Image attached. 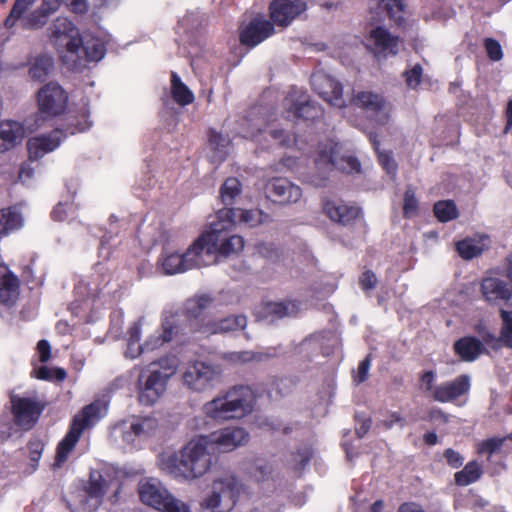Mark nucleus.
<instances>
[{
  "mask_svg": "<svg viewBox=\"0 0 512 512\" xmlns=\"http://www.w3.org/2000/svg\"><path fill=\"white\" fill-rule=\"evenodd\" d=\"M231 223V220L226 219L213 224L211 230L195 240L185 253L164 251L158 261L163 274L183 273L212 264L218 255L229 256L242 251L244 240L241 236L227 238L223 234Z\"/></svg>",
  "mask_w": 512,
  "mask_h": 512,
  "instance_id": "1",
  "label": "nucleus"
},
{
  "mask_svg": "<svg viewBox=\"0 0 512 512\" xmlns=\"http://www.w3.org/2000/svg\"><path fill=\"white\" fill-rule=\"evenodd\" d=\"M111 275L102 263L94 266L93 273L87 279H81L74 288L75 300L72 311L87 323L95 322L101 310L112 303L111 291H105L110 283Z\"/></svg>",
  "mask_w": 512,
  "mask_h": 512,
  "instance_id": "2",
  "label": "nucleus"
},
{
  "mask_svg": "<svg viewBox=\"0 0 512 512\" xmlns=\"http://www.w3.org/2000/svg\"><path fill=\"white\" fill-rule=\"evenodd\" d=\"M205 435L191 439L181 450L180 456L171 454L162 456L160 465L163 470L186 480H193L202 477L212 467L213 457Z\"/></svg>",
  "mask_w": 512,
  "mask_h": 512,
  "instance_id": "3",
  "label": "nucleus"
},
{
  "mask_svg": "<svg viewBox=\"0 0 512 512\" xmlns=\"http://www.w3.org/2000/svg\"><path fill=\"white\" fill-rule=\"evenodd\" d=\"M255 394L247 385H236L214 397L202 407L203 414L214 421H226L249 413L254 405Z\"/></svg>",
  "mask_w": 512,
  "mask_h": 512,
  "instance_id": "4",
  "label": "nucleus"
},
{
  "mask_svg": "<svg viewBox=\"0 0 512 512\" xmlns=\"http://www.w3.org/2000/svg\"><path fill=\"white\" fill-rule=\"evenodd\" d=\"M91 125L89 111L86 107L82 108L79 116L69 114L66 117L65 129L56 128L48 134H41L28 140L29 160L36 161L42 158L45 154L59 147L67 135L85 132L90 129Z\"/></svg>",
  "mask_w": 512,
  "mask_h": 512,
  "instance_id": "5",
  "label": "nucleus"
},
{
  "mask_svg": "<svg viewBox=\"0 0 512 512\" xmlns=\"http://www.w3.org/2000/svg\"><path fill=\"white\" fill-rule=\"evenodd\" d=\"M105 413V405L101 401H94L74 416L69 431L57 446L55 467H61L67 461L70 452L76 446L83 431L98 422Z\"/></svg>",
  "mask_w": 512,
  "mask_h": 512,
  "instance_id": "6",
  "label": "nucleus"
},
{
  "mask_svg": "<svg viewBox=\"0 0 512 512\" xmlns=\"http://www.w3.org/2000/svg\"><path fill=\"white\" fill-rule=\"evenodd\" d=\"M243 490L241 481L231 473L213 480L211 492L201 502V506L211 512H229L236 505Z\"/></svg>",
  "mask_w": 512,
  "mask_h": 512,
  "instance_id": "7",
  "label": "nucleus"
},
{
  "mask_svg": "<svg viewBox=\"0 0 512 512\" xmlns=\"http://www.w3.org/2000/svg\"><path fill=\"white\" fill-rule=\"evenodd\" d=\"M158 420L153 416H132L118 422L114 430L120 433L123 443L130 450H138L156 435Z\"/></svg>",
  "mask_w": 512,
  "mask_h": 512,
  "instance_id": "8",
  "label": "nucleus"
},
{
  "mask_svg": "<svg viewBox=\"0 0 512 512\" xmlns=\"http://www.w3.org/2000/svg\"><path fill=\"white\" fill-rule=\"evenodd\" d=\"M315 165L322 172L336 169L348 174L358 173L361 168L359 160L355 156L343 152L342 145L332 139L319 145Z\"/></svg>",
  "mask_w": 512,
  "mask_h": 512,
  "instance_id": "9",
  "label": "nucleus"
},
{
  "mask_svg": "<svg viewBox=\"0 0 512 512\" xmlns=\"http://www.w3.org/2000/svg\"><path fill=\"white\" fill-rule=\"evenodd\" d=\"M78 28L67 17L56 18L49 27V39L55 47L62 63L74 61L77 56Z\"/></svg>",
  "mask_w": 512,
  "mask_h": 512,
  "instance_id": "10",
  "label": "nucleus"
},
{
  "mask_svg": "<svg viewBox=\"0 0 512 512\" xmlns=\"http://www.w3.org/2000/svg\"><path fill=\"white\" fill-rule=\"evenodd\" d=\"M222 373V368L218 364L195 361L187 365L182 374V380L190 390L204 392L221 382Z\"/></svg>",
  "mask_w": 512,
  "mask_h": 512,
  "instance_id": "11",
  "label": "nucleus"
},
{
  "mask_svg": "<svg viewBox=\"0 0 512 512\" xmlns=\"http://www.w3.org/2000/svg\"><path fill=\"white\" fill-rule=\"evenodd\" d=\"M283 107L285 109L284 117L289 120L314 121L321 118L324 113L320 105L308 99L306 93L296 87H292L284 98Z\"/></svg>",
  "mask_w": 512,
  "mask_h": 512,
  "instance_id": "12",
  "label": "nucleus"
},
{
  "mask_svg": "<svg viewBox=\"0 0 512 512\" xmlns=\"http://www.w3.org/2000/svg\"><path fill=\"white\" fill-rule=\"evenodd\" d=\"M511 441L512 433L505 437H491L477 443V453L485 457L486 468L492 475L500 474L506 469L505 458L512 452V447L508 443Z\"/></svg>",
  "mask_w": 512,
  "mask_h": 512,
  "instance_id": "13",
  "label": "nucleus"
},
{
  "mask_svg": "<svg viewBox=\"0 0 512 512\" xmlns=\"http://www.w3.org/2000/svg\"><path fill=\"white\" fill-rule=\"evenodd\" d=\"M260 107H253L248 112L247 117L243 120L245 128L242 129L241 135L244 138L259 140L261 135H269L274 143L278 146L286 147L294 143L292 136L283 129H266L267 118L258 117Z\"/></svg>",
  "mask_w": 512,
  "mask_h": 512,
  "instance_id": "14",
  "label": "nucleus"
},
{
  "mask_svg": "<svg viewBox=\"0 0 512 512\" xmlns=\"http://www.w3.org/2000/svg\"><path fill=\"white\" fill-rule=\"evenodd\" d=\"M352 103L363 110L378 125H385L390 120L392 106L383 95L372 91H360L353 95Z\"/></svg>",
  "mask_w": 512,
  "mask_h": 512,
  "instance_id": "15",
  "label": "nucleus"
},
{
  "mask_svg": "<svg viewBox=\"0 0 512 512\" xmlns=\"http://www.w3.org/2000/svg\"><path fill=\"white\" fill-rule=\"evenodd\" d=\"M37 102L40 116L52 118L65 111L68 95L58 83L49 82L38 91Z\"/></svg>",
  "mask_w": 512,
  "mask_h": 512,
  "instance_id": "16",
  "label": "nucleus"
},
{
  "mask_svg": "<svg viewBox=\"0 0 512 512\" xmlns=\"http://www.w3.org/2000/svg\"><path fill=\"white\" fill-rule=\"evenodd\" d=\"M167 380L158 372L155 365H148L138 377V398L141 404L151 406L166 390Z\"/></svg>",
  "mask_w": 512,
  "mask_h": 512,
  "instance_id": "17",
  "label": "nucleus"
},
{
  "mask_svg": "<svg viewBox=\"0 0 512 512\" xmlns=\"http://www.w3.org/2000/svg\"><path fill=\"white\" fill-rule=\"evenodd\" d=\"M106 54V46L101 38L91 34L80 35L77 41V56L74 61H66L69 70L80 71L87 63L99 62Z\"/></svg>",
  "mask_w": 512,
  "mask_h": 512,
  "instance_id": "18",
  "label": "nucleus"
},
{
  "mask_svg": "<svg viewBox=\"0 0 512 512\" xmlns=\"http://www.w3.org/2000/svg\"><path fill=\"white\" fill-rule=\"evenodd\" d=\"M59 7L60 0H43L42 4L39 7H37L36 9L29 13V10L24 11L23 14L19 18H16L11 25L6 24V22L10 18L9 13L3 22V26L6 29L11 30L16 26V23L20 21L23 29H41L47 24L49 17L52 14H54L59 9Z\"/></svg>",
  "mask_w": 512,
  "mask_h": 512,
  "instance_id": "19",
  "label": "nucleus"
},
{
  "mask_svg": "<svg viewBox=\"0 0 512 512\" xmlns=\"http://www.w3.org/2000/svg\"><path fill=\"white\" fill-rule=\"evenodd\" d=\"M205 20L204 13L199 10L188 11L179 19L176 33L182 43L189 44L191 48L202 46Z\"/></svg>",
  "mask_w": 512,
  "mask_h": 512,
  "instance_id": "20",
  "label": "nucleus"
},
{
  "mask_svg": "<svg viewBox=\"0 0 512 512\" xmlns=\"http://www.w3.org/2000/svg\"><path fill=\"white\" fill-rule=\"evenodd\" d=\"M11 411L14 422L22 429H31L38 421L44 407L36 399L12 395Z\"/></svg>",
  "mask_w": 512,
  "mask_h": 512,
  "instance_id": "21",
  "label": "nucleus"
},
{
  "mask_svg": "<svg viewBox=\"0 0 512 512\" xmlns=\"http://www.w3.org/2000/svg\"><path fill=\"white\" fill-rule=\"evenodd\" d=\"M310 82L313 90L330 105L344 106L342 84L332 76L319 70L311 75Z\"/></svg>",
  "mask_w": 512,
  "mask_h": 512,
  "instance_id": "22",
  "label": "nucleus"
},
{
  "mask_svg": "<svg viewBox=\"0 0 512 512\" xmlns=\"http://www.w3.org/2000/svg\"><path fill=\"white\" fill-rule=\"evenodd\" d=\"M140 500L159 511H164L174 497L157 478H144L138 484Z\"/></svg>",
  "mask_w": 512,
  "mask_h": 512,
  "instance_id": "23",
  "label": "nucleus"
},
{
  "mask_svg": "<svg viewBox=\"0 0 512 512\" xmlns=\"http://www.w3.org/2000/svg\"><path fill=\"white\" fill-rule=\"evenodd\" d=\"M205 437L211 448L219 452L232 451L249 441V433L242 427H226Z\"/></svg>",
  "mask_w": 512,
  "mask_h": 512,
  "instance_id": "24",
  "label": "nucleus"
},
{
  "mask_svg": "<svg viewBox=\"0 0 512 512\" xmlns=\"http://www.w3.org/2000/svg\"><path fill=\"white\" fill-rule=\"evenodd\" d=\"M307 10L304 0H273L269 5L273 25L287 27Z\"/></svg>",
  "mask_w": 512,
  "mask_h": 512,
  "instance_id": "25",
  "label": "nucleus"
},
{
  "mask_svg": "<svg viewBox=\"0 0 512 512\" xmlns=\"http://www.w3.org/2000/svg\"><path fill=\"white\" fill-rule=\"evenodd\" d=\"M263 216L264 214L260 210H242L239 208L236 209L233 207H224L217 211V220L211 222L210 229L212 228L213 224H218L222 220L229 219L232 221L231 226L225 229V232H223V234L227 238L235 237L236 235H230V232L236 223H244L249 227H254L263 222Z\"/></svg>",
  "mask_w": 512,
  "mask_h": 512,
  "instance_id": "26",
  "label": "nucleus"
},
{
  "mask_svg": "<svg viewBox=\"0 0 512 512\" xmlns=\"http://www.w3.org/2000/svg\"><path fill=\"white\" fill-rule=\"evenodd\" d=\"M470 389L471 377L467 374H461L453 380L435 386L433 399L440 403L455 402L457 399L467 396Z\"/></svg>",
  "mask_w": 512,
  "mask_h": 512,
  "instance_id": "27",
  "label": "nucleus"
},
{
  "mask_svg": "<svg viewBox=\"0 0 512 512\" xmlns=\"http://www.w3.org/2000/svg\"><path fill=\"white\" fill-rule=\"evenodd\" d=\"M247 323V317L243 314L229 315L219 320H209L201 324L197 323L193 331L199 332L206 337L215 334L234 333L244 330Z\"/></svg>",
  "mask_w": 512,
  "mask_h": 512,
  "instance_id": "28",
  "label": "nucleus"
},
{
  "mask_svg": "<svg viewBox=\"0 0 512 512\" xmlns=\"http://www.w3.org/2000/svg\"><path fill=\"white\" fill-rule=\"evenodd\" d=\"M267 196L279 204L297 202L302 196V190L286 178H273L266 185Z\"/></svg>",
  "mask_w": 512,
  "mask_h": 512,
  "instance_id": "29",
  "label": "nucleus"
},
{
  "mask_svg": "<svg viewBox=\"0 0 512 512\" xmlns=\"http://www.w3.org/2000/svg\"><path fill=\"white\" fill-rule=\"evenodd\" d=\"M274 32L275 28L272 22L261 17H256L241 29L240 42L252 48L272 36Z\"/></svg>",
  "mask_w": 512,
  "mask_h": 512,
  "instance_id": "30",
  "label": "nucleus"
},
{
  "mask_svg": "<svg viewBox=\"0 0 512 512\" xmlns=\"http://www.w3.org/2000/svg\"><path fill=\"white\" fill-rule=\"evenodd\" d=\"M368 41L377 57L394 56L399 52L401 46L400 39L383 27L373 29Z\"/></svg>",
  "mask_w": 512,
  "mask_h": 512,
  "instance_id": "31",
  "label": "nucleus"
},
{
  "mask_svg": "<svg viewBox=\"0 0 512 512\" xmlns=\"http://www.w3.org/2000/svg\"><path fill=\"white\" fill-rule=\"evenodd\" d=\"M481 292L485 300L489 303L498 301H509L512 297V283L510 285L501 279L497 272L483 278L481 282Z\"/></svg>",
  "mask_w": 512,
  "mask_h": 512,
  "instance_id": "32",
  "label": "nucleus"
},
{
  "mask_svg": "<svg viewBox=\"0 0 512 512\" xmlns=\"http://www.w3.org/2000/svg\"><path fill=\"white\" fill-rule=\"evenodd\" d=\"M300 309L298 301L263 302L257 310V315L263 320L273 322L286 316H295Z\"/></svg>",
  "mask_w": 512,
  "mask_h": 512,
  "instance_id": "33",
  "label": "nucleus"
},
{
  "mask_svg": "<svg viewBox=\"0 0 512 512\" xmlns=\"http://www.w3.org/2000/svg\"><path fill=\"white\" fill-rule=\"evenodd\" d=\"M323 210L332 221L342 225L351 223L360 214V209L357 206L348 205L341 200H326Z\"/></svg>",
  "mask_w": 512,
  "mask_h": 512,
  "instance_id": "34",
  "label": "nucleus"
},
{
  "mask_svg": "<svg viewBox=\"0 0 512 512\" xmlns=\"http://www.w3.org/2000/svg\"><path fill=\"white\" fill-rule=\"evenodd\" d=\"M25 137L23 124L14 120L0 123V154L8 152L19 145Z\"/></svg>",
  "mask_w": 512,
  "mask_h": 512,
  "instance_id": "35",
  "label": "nucleus"
},
{
  "mask_svg": "<svg viewBox=\"0 0 512 512\" xmlns=\"http://www.w3.org/2000/svg\"><path fill=\"white\" fill-rule=\"evenodd\" d=\"M18 295V278L6 266H0V305L12 306Z\"/></svg>",
  "mask_w": 512,
  "mask_h": 512,
  "instance_id": "36",
  "label": "nucleus"
},
{
  "mask_svg": "<svg viewBox=\"0 0 512 512\" xmlns=\"http://www.w3.org/2000/svg\"><path fill=\"white\" fill-rule=\"evenodd\" d=\"M282 346L268 347L263 351H238L226 354L225 359L233 363L261 362L266 359L285 355Z\"/></svg>",
  "mask_w": 512,
  "mask_h": 512,
  "instance_id": "37",
  "label": "nucleus"
},
{
  "mask_svg": "<svg viewBox=\"0 0 512 512\" xmlns=\"http://www.w3.org/2000/svg\"><path fill=\"white\" fill-rule=\"evenodd\" d=\"M160 330L164 334L162 339H168L169 341L186 335L187 331L183 324V315L178 311L165 310L162 314Z\"/></svg>",
  "mask_w": 512,
  "mask_h": 512,
  "instance_id": "38",
  "label": "nucleus"
},
{
  "mask_svg": "<svg viewBox=\"0 0 512 512\" xmlns=\"http://www.w3.org/2000/svg\"><path fill=\"white\" fill-rule=\"evenodd\" d=\"M336 340L338 337L335 333L331 331L320 332L310 335L305 338L297 347L299 354L306 353L307 355L310 353H318L321 352L323 354H329V348L324 346V340Z\"/></svg>",
  "mask_w": 512,
  "mask_h": 512,
  "instance_id": "39",
  "label": "nucleus"
},
{
  "mask_svg": "<svg viewBox=\"0 0 512 512\" xmlns=\"http://www.w3.org/2000/svg\"><path fill=\"white\" fill-rule=\"evenodd\" d=\"M214 306V298L209 294H196L183 304V316L197 320L204 311Z\"/></svg>",
  "mask_w": 512,
  "mask_h": 512,
  "instance_id": "40",
  "label": "nucleus"
},
{
  "mask_svg": "<svg viewBox=\"0 0 512 512\" xmlns=\"http://www.w3.org/2000/svg\"><path fill=\"white\" fill-rule=\"evenodd\" d=\"M454 350L463 361L472 362L482 353L483 344L475 337H463L454 343Z\"/></svg>",
  "mask_w": 512,
  "mask_h": 512,
  "instance_id": "41",
  "label": "nucleus"
},
{
  "mask_svg": "<svg viewBox=\"0 0 512 512\" xmlns=\"http://www.w3.org/2000/svg\"><path fill=\"white\" fill-rule=\"evenodd\" d=\"M54 67V59L47 53H41L29 61V75L39 82H44Z\"/></svg>",
  "mask_w": 512,
  "mask_h": 512,
  "instance_id": "42",
  "label": "nucleus"
},
{
  "mask_svg": "<svg viewBox=\"0 0 512 512\" xmlns=\"http://www.w3.org/2000/svg\"><path fill=\"white\" fill-rule=\"evenodd\" d=\"M171 95L173 100L180 106L193 103L195 96L190 88L181 80V77L174 71L171 72Z\"/></svg>",
  "mask_w": 512,
  "mask_h": 512,
  "instance_id": "43",
  "label": "nucleus"
},
{
  "mask_svg": "<svg viewBox=\"0 0 512 512\" xmlns=\"http://www.w3.org/2000/svg\"><path fill=\"white\" fill-rule=\"evenodd\" d=\"M22 225L23 217L16 207L0 210V235H6Z\"/></svg>",
  "mask_w": 512,
  "mask_h": 512,
  "instance_id": "44",
  "label": "nucleus"
},
{
  "mask_svg": "<svg viewBox=\"0 0 512 512\" xmlns=\"http://www.w3.org/2000/svg\"><path fill=\"white\" fill-rule=\"evenodd\" d=\"M141 333L140 322H134L128 330L127 348L124 352L126 358L135 359L146 351L145 346L140 344Z\"/></svg>",
  "mask_w": 512,
  "mask_h": 512,
  "instance_id": "45",
  "label": "nucleus"
},
{
  "mask_svg": "<svg viewBox=\"0 0 512 512\" xmlns=\"http://www.w3.org/2000/svg\"><path fill=\"white\" fill-rule=\"evenodd\" d=\"M482 467L477 461L468 462L464 468L455 473V483L459 486H468L480 479L482 476Z\"/></svg>",
  "mask_w": 512,
  "mask_h": 512,
  "instance_id": "46",
  "label": "nucleus"
},
{
  "mask_svg": "<svg viewBox=\"0 0 512 512\" xmlns=\"http://www.w3.org/2000/svg\"><path fill=\"white\" fill-rule=\"evenodd\" d=\"M107 489V480L103 477V475L97 471L93 470L90 472V478L88 486L86 487V492L90 498H94L98 504L101 503L103 496L106 493Z\"/></svg>",
  "mask_w": 512,
  "mask_h": 512,
  "instance_id": "47",
  "label": "nucleus"
},
{
  "mask_svg": "<svg viewBox=\"0 0 512 512\" xmlns=\"http://www.w3.org/2000/svg\"><path fill=\"white\" fill-rule=\"evenodd\" d=\"M485 248V244L481 240L466 238L456 243V250L459 255L470 260L479 256Z\"/></svg>",
  "mask_w": 512,
  "mask_h": 512,
  "instance_id": "48",
  "label": "nucleus"
},
{
  "mask_svg": "<svg viewBox=\"0 0 512 512\" xmlns=\"http://www.w3.org/2000/svg\"><path fill=\"white\" fill-rule=\"evenodd\" d=\"M230 140L222 134L211 130L209 133V145L214 151L213 158L215 161L223 162L228 154V146Z\"/></svg>",
  "mask_w": 512,
  "mask_h": 512,
  "instance_id": "49",
  "label": "nucleus"
},
{
  "mask_svg": "<svg viewBox=\"0 0 512 512\" xmlns=\"http://www.w3.org/2000/svg\"><path fill=\"white\" fill-rule=\"evenodd\" d=\"M241 193V183L235 177L225 180L220 188V196L225 207L233 204L234 199Z\"/></svg>",
  "mask_w": 512,
  "mask_h": 512,
  "instance_id": "50",
  "label": "nucleus"
},
{
  "mask_svg": "<svg viewBox=\"0 0 512 512\" xmlns=\"http://www.w3.org/2000/svg\"><path fill=\"white\" fill-rule=\"evenodd\" d=\"M381 11L385 12L390 20L397 25L403 21L404 3L403 0H381L379 3Z\"/></svg>",
  "mask_w": 512,
  "mask_h": 512,
  "instance_id": "51",
  "label": "nucleus"
},
{
  "mask_svg": "<svg viewBox=\"0 0 512 512\" xmlns=\"http://www.w3.org/2000/svg\"><path fill=\"white\" fill-rule=\"evenodd\" d=\"M369 140L372 143L375 150L378 152L379 163L383 167L386 172L392 176L396 175L397 172V163L390 153L387 152H379L380 142L377 139V135L374 133L369 134Z\"/></svg>",
  "mask_w": 512,
  "mask_h": 512,
  "instance_id": "52",
  "label": "nucleus"
},
{
  "mask_svg": "<svg viewBox=\"0 0 512 512\" xmlns=\"http://www.w3.org/2000/svg\"><path fill=\"white\" fill-rule=\"evenodd\" d=\"M502 321L499 340L507 348H512V311L501 308L499 310Z\"/></svg>",
  "mask_w": 512,
  "mask_h": 512,
  "instance_id": "53",
  "label": "nucleus"
},
{
  "mask_svg": "<svg viewBox=\"0 0 512 512\" xmlns=\"http://www.w3.org/2000/svg\"><path fill=\"white\" fill-rule=\"evenodd\" d=\"M434 214L441 222H448L458 216L455 203L452 200L438 201L434 204Z\"/></svg>",
  "mask_w": 512,
  "mask_h": 512,
  "instance_id": "54",
  "label": "nucleus"
},
{
  "mask_svg": "<svg viewBox=\"0 0 512 512\" xmlns=\"http://www.w3.org/2000/svg\"><path fill=\"white\" fill-rule=\"evenodd\" d=\"M149 365H155L162 377L168 381L177 370L178 359L175 356H166L158 361L151 362Z\"/></svg>",
  "mask_w": 512,
  "mask_h": 512,
  "instance_id": "55",
  "label": "nucleus"
},
{
  "mask_svg": "<svg viewBox=\"0 0 512 512\" xmlns=\"http://www.w3.org/2000/svg\"><path fill=\"white\" fill-rule=\"evenodd\" d=\"M418 209V201L415 197V192L412 188L408 187L404 195L403 213L404 216L409 218L415 215Z\"/></svg>",
  "mask_w": 512,
  "mask_h": 512,
  "instance_id": "56",
  "label": "nucleus"
},
{
  "mask_svg": "<svg viewBox=\"0 0 512 512\" xmlns=\"http://www.w3.org/2000/svg\"><path fill=\"white\" fill-rule=\"evenodd\" d=\"M35 0H15L12 9L10 11V18L6 22L7 25H11L16 18H19L24 11L29 10L34 5Z\"/></svg>",
  "mask_w": 512,
  "mask_h": 512,
  "instance_id": "57",
  "label": "nucleus"
},
{
  "mask_svg": "<svg viewBox=\"0 0 512 512\" xmlns=\"http://www.w3.org/2000/svg\"><path fill=\"white\" fill-rule=\"evenodd\" d=\"M74 213V205L69 202H59L51 212L52 218L57 221L67 220Z\"/></svg>",
  "mask_w": 512,
  "mask_h": 512,
  "instance_id": "58",
  "label": "nucleus"
},
{
  "mask_svg": "<svg viewBox=\"0 0 512 512\" xmlns=\"http://www.w3.org/2000/svg\"><path fill=\"white\" fill-rule=\"evenodd\" d=\"M423 69L420 64H415L411 69L404 72L406 84L409 88L415 89L422 79Z\"/></svg>",
  "mask_w": 512,
  "mask_h": 512,
  "instance_id": "59",
  "label": "nucleus"
},
{
  "mask_svg": "<svg viewBox=\"0 0 512 512\" xmlns=\"http://www.w3.org/2000/svg\"><path fill=\"white\" fill-rule=\"evenodd\" d=\"M484 46L489 58L493 61H499L503 57L501 45L492 38H486Z\"/></svg>",
  "mask_w": 512,
  "mask_h": 512,
  "instance_id": "60",
  "label": "nucleus"
},
{
  "mask_svg": "<svg viewBox=\"0 0 512 512\" xmlns=\"http://www.w3.org/2000/svg\"><path fill=\"white\" fill-rule=\"evenodd\" d=\"M312 451L309 447H304L299 449L297 453L294 455V465L293 468L295 470H302L311 460Z\"/></svg>",
  "mask_w": 512,
  "mask_h": 512,
  "instance_id": "61",
  "label": "nucleus"
},
{
  "mask_svg": "<svg viewBox=\"0 0 512 512\" xmlns=\"http://www.w3.org/2000/svg\"><path fill=\"white\" fill-rule=\"evenodd\" d=\"M164 334L160 329L156 330L153 334H151L144 343L146 351H153L158 349L163 344L170 342L168 339H162Z\"/></svg>",
  "mask_w": 512,
  "mask_h": 512,
  "instance_id": "62",
  "label": "nucleus"
},
{
  "mask_svg": "<svg viewBox=\"0 0 512 512\" xmlns=\"http://www.w3.org/2000/svg\"><path fill=\"white\" fill-rule=\"evenodd\" d=\"M370 365H371V360H370L369 356H367L365 359H363L359 363L358 368H357V373L354 376V382L356 384H360L367 379Z\"/></svg>",
  "mask_w": 512,
  "mask_h": 512,
  "instance_id": "63",
  "label": "nucleus"
},
{
  "mask_svg": "<svg viewBox=\"0 0 512 512\" xmlns=\"http://www.w3.org/2000/svg\"><path fill=\"white\" fill-rule=\"evenodd\" d=\"M444 457L449 466L452 468H459L464 463V457L452 448H448L444 452Z\"/></svg>",
  "mask_w": 512,
  "mask_h": 512,
  "instance_id": "64",
  "label": "nucleus"
}]
</instances>
